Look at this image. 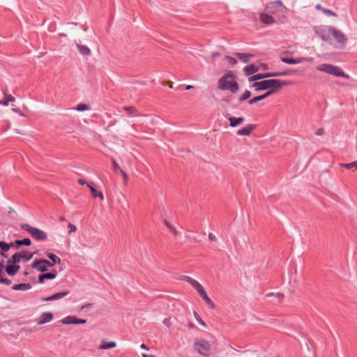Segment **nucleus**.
I'll list each match as a JSON object with an SVG mask.
<instances>
[{"mask_svg":"<svg viewBox=\"0 0 357 357\" xmlns=\"http://www.w3.org/2000/svg\"><path fill=\"white\" fill-rule=\"evenodd\" d=\"M290 84H292V82L291 81L271 79L254 82L250 87L255 88L256 91L269 89L268 91H273L274 94L280 91L284 86H288Z\"/></svg>","mask_w":357,"mask_h":357,"instance_id":"1","label":"nucleus"},{"mask_svg":"<svg viewBox=\"0 0 357 357\" xmlns=\"http://www.w3.org/2000/svg\"><path fill=\"white\" fill-rule=\"evenodd\" d=\"M235 75L229 71L220 77L218 82V88L220 90H228L232 93H236L239 90V85L236 81H229V79H234Z\"/></svg>","mask_w":357,"mask_h":357,"instance_id":"2","label":"nucleus"},{"mask_svg":"<svg viewBox=\"0 0 357 357\" xmlns=\"http://www.w3.org/2000/svg\"><path fill=\"white\" fill-rule=\"evenodd\" d=\"M265 11L273 16L277 22L282 21L285 18L287 9L280 0L268 3Z\"/></svg>","mask_w":357,"mask_h":357,"instance_id":"3","label":"nucleus"},{"mask_svg":"<svg viewBox=\"0 0 357 357\" xmlns=\"http://www.w3.org/2000/svg\"><path fill=\"white\" fill-rule=\"evenodd\" d=\"M316 69L319 71L324 72L326 73L340 77H344L346 79L349 78V75L345 74L342 69L338 66H335L331 64H321L316 67Z\"/></svg>","mask_w":357,"mask_h":357,"instance_id":"4","label":"nucleus"},{"mask_svg":"<svg viewBox=\"0 0 357 357\" xmlns=\"http://www.w3.org/2000/svg\"><path fill=\"white\" fill-rule=\"evenodd\" d=\"M20 227L22 229L27 231L36 241H45L47 239V234L38 228L31 227L28 224H22Z\"/></svg>","mask_w":357,"mask_h":357,"instance_id":"5","label":"nucleus"},{"mask_svg":"<svg viewBox=\"0 0 357 357\" xmlns=\"http://www.w3.org/2000/svg\"><path fill=\"white\" fill-rule=\"evenodd\" d=\"M211 347V344L207 340L201 338L195 339L193 349L199 354L205 356H209Z\"/></svg>","mask_w":357,"mask_h":357,"instance_id":"6","label":"nucleus"},{"mask_svg":"<svg viewBox=\"0 0 357 357\" xmlns=\"http://www.w3.org/2000/svg\"><path fill=\"white\" fill-rule=\"evenodd\" d=\"M332 27L328 26H321L315 29L316 34L321 38L323 41H328L332 33Z\"/></svg>","mask_w":357,"mask_h":357,"instance_id":"7","label":"nucleus"},{"mask_svg":"<svg viewBox=\"0 0 357 357\" xmlns=\"http://www.w3.org/2000/svg\"><path fill=\"white\" fill-rule=\"evenodd\" d=\"M332 33L331 35L333 36V38L335 39V40L340 44H345L347 38L346 36L340 30L337 29L335 27H332Z\"/></svg>","mask_w":357,"mask_h":357,"instance_id":"8","label":"nucleus"},{"mask_svg":"<svg viewBox=\"0 0 357 357\" xmlns=\"http://www.w3.org/2000/svg\"><path fill=\"white\" fill-rule=\"evenodd\" d=\"M63 324H84L86 322V319H79L75 316H68L60 321Z\"/></svg>","mask_w":357,"mask_h":357,"instance_id":"9","label":"nucleus"},{"mask_svg":"<svg viewBox=\"0 0 357 357\" xmlns=\"http://www.w3.org/2000/svg\"><path fill=\"white\" fill-rule=\"evenodd\" d=\"M280 59L282 62L287 63V64H297V63H301L303 61H309L312 60V58L299 57V58L294 59V58L286 57L284 56H282L280 57Z\"/></svg>","mask_w":357,"mask_h":357,"instance_id":"10","label":"nucleus"},{"mask_svg":"<svg viewBox=\"0 0 357 357\" xmlns=\"http://www.w3.org/2000/svg\"><path fill=\"white\" fill-rule=\"evenodd\" d=\"M259 19L263 24L267 25L278 22L273 16L265 10L259 15Z\"/></svg>","mask_w":357,"mask_h":357,"instance_id":"11","label":"nucleus"},{"mask_svg":"<svg viewBox=\"0 0 357 357\" xmlns=\"http://www.w3.org/2000/svg\"><path fill=\"white\" fill-rule=\"evenodd\" d=\"M199 294L200 297L204 301V302L211 308L215 309V305L211 301V299L208 296L206 292L205 291L203 287L201 289L197 291Z\"/></svg>","mask_w":357,"mask_h":357,"instance_id":"12","label":"nucleus"},{"mask_svg":"<svg viewBox=\"0 0 357 357\" xmlns=\"http://www.w3.org/2000/svg\"><path fill=\"white\" fill-rule=\"evenodd\" d=\"M256 128V125L254 124H248L245 127L238 130L237 131L238 135H245L249 136L252 131L254 130Z\"/></svg>","mask_w":357,"mask_h":357,"instance_id":"13","label":"nucleus"},{"mask_svg":"<svg viewBox=\"0 0 357 357\" xmlns=\"http://www.w3.org/2000/svg\"><path fill=\"white\" fill-rule=\"evenodd\" d=\"M68 294H69V291H65L56 293V294H54V295H52L51 296L42 298L41 300L43 301H56V300L61 299V298H63L64 296H67Z\"/></svg>","mask_w":357,"mask_h":357,"instance_id":"14","label":"nucleus"},{"mask_svg":"<svg viewBox=\"0 0 357 357\" xmlns=\"http://www.w3.org/2000/svg\"><path fill=\"white\" fill-rule=\"evenodd\" d=\"M57 272L55 270L52 271L50 273L41 274L38 277V282L42 284L45 280H52L56 277Z\"/></svg>","mask_w":357,"mask_h":357,"instance_id":"15","label":"nucleus"},{"mask_svg":"<svg viewBox=\"0 0 357 357\" xmlns=\"http://www.w3.org/2000/svg\"><path fill=\"white\" fill-rule=\"evenodd\" d=\"M273 94V91H266L265 93L254 97L252 99L249 100L248 104L249 105H253L259 101L263 100L268 97L271 96Z\"/></svg>","mask_w":357,"mask_h":357,"instance_id":"16","label":"nucleus"},{"mask_svg":"<svg viewBox=\"0 0 357 357\" xmlns=\"http://www.w3.org/2000/svg\"><path fill=\"white\" fill-rule=\"evenodd\" d=\"M31 267L33 269H36L40 272L44 273L48 270L46 265L43 264L40 259H36L31 264Z\"/></svg>","mask_w":357,"mask_h":357,"instance_id":"17","label":"nucleus"},{"mask_svg":"<svg viewBox=\"0 0 357 357\" xmlns=\"http://www.w3.org/2000/svg\"><path fill=\"white\" fill-rule=\"evenodd\" d=\"M229 116V114L225 116V117L227 118L228 120L229 121V122H230L229 126L231 127H236L245 121V119L243 117H233V116Z\"/></svg>","mask_w":357,"mask_h":357,"instance_id":"18","label":"nucleus"},{"mask_svg":"<svg viewBox=\"0 0 357 357\" xmlns=\"http://www.w3.org/2000/svg\"><path fill=\"white\" fill-rule=\"evenodd\" d=\"M53 319V314L52 312H43L37 324L39 325L45 324L50 322Z\"/></svg>","mask_w":357,"mask_h":357,"instance_id":"19","label":"nucleus"},{"mask_svg":"<svg viewBox=\"0 0 357 357\" xmlns=\"http://www.w3.org/2000/svg\"><path fill=\"white\" fill-rule=\"evenodd\" d=\"M259 70V67L255 64H250L243 68V72L245 75H251Z\"/></svg>","mask_w":357,"mask_h":357,"instance_id":"20","label":"nucleus"},{"mask_svg":"<svg viewBox=\"0 0 357 357\" xmlns=\"http://www.w3.org/2000/svg\"><path fill=\"white\" fill-rule=\"evenodd\" d=\"M234 56L244 63H248L250 61V57H253L252 54L235 52Z\"/></svg>","mask_w":357,"mask_h":357,"instance_id":"21","label":"nucleus"},{"mask_svg":"<svg viewBox=\"0 0 357 357\" xmlns=\"http://www.w3.org/2000/svg\"><path fill=\"white\" fill-rule=\"evenodd\" d=\"M112 169H113L114 172L116 174L120 173L123 176L124 179L127 180L128 176H127L126 172L120 167V166L118 165L116 161L115 160L112 159Z\"/></svg>","mask_w":357,"mask_h":357,"instance_id":"22","label":"nucleus"},{"mask_svg":"<svg viewBox=\"0 0 357 357\" xmlns=\"http://www.w3.org/2000/svg\"><path fill=\"white\" fill-rule=\"evenodd\" d=\"M88 188H89L92 194V196L94 198L98 197L100 200L104 199V195L100 191H98L93 185L92 183H87Z\"/></svg>","mask_w":357,"mask_h":357,"instance_id":"23","label":"nucleus"},{"mask_svg":"<svg viewBox=\"0 0 357 357\" xmlns=\"http://www.w3.org/2000/svg\"><path fill=\"white\" fill-rule=\"evenodd\" d=\"M31 288V285L29 283H20L15 284L12 287L13 290L16 291H26Z\"/></svg>","mask_w":357,"mask_h":357,"instance_id":"24","label":"nucleus"},{"mask_svg":"<svg viewBox=\"0 0 357 357\" xmlns=\"http://www.w3.org/2000/svg\"><path fill=\"white\" fill-rule=\"evenodd\" d=\"M20 266L19 265L8 266L6 267V272L10 276L15 275L20 270Z\"/></svg>","mask_w":357,"mask_h":357,"instance_id":"25","label":"nucleus"},{"mask_svg":"<svg viewBox=\"0 0 357 357\" xmlns=\"http://www.w3.org/2000/svg\"><path fill=\"white\" fill-rule=\"evenodd\" d=\"M76 45L79 50V53L82 55L89 56L91 54V50L87 46L79 45L78 43H77Z\"/></svg>","mask_w":357,"mask_h":357,"instance_id":"26","label":"nucleus"},{"mask_svg":"<svg viewBox=\"0 0 357 357\" xmlns=\"http://www.w3.org/2000/svg\"><path fill=\"white\" fill-rule=\"evenodd\" d=\"M21 260V256L20 252L15 253L10 259L7 261L9 264L17 265Z\"/></svg>","mask_w":357,"mask_h":357,"instance_id":"27","label":"nucleus"},{"mask_svg":"<svg viewBox=\"0 0 357 357\" xmlns=\"http://www.w3.org/2000/svg\"><path fill=\"white\" fill-rule=\"evenodd\" d=\"M185 280L190 283L197 291L202 288V285L195 280L188 277L185 276Z\"/></svg>","mask_w":357,"mask_h":357,"instance_id":"28","label":"nucleus"},{"mask_svg":"<svg viewBox=\"0 0 357 357\" xmlns=\"http://www.w3.org/2000/svg\"><path fill=\"white\" fill-rule=\"evenodd\" d=\"M116 343L114 342H107L105 340L102 341L101 344L100 346V349H112L116 347Z\"/></svg>","mask_w":357,"mask_h":357,"instance_id":"29","label":"nucleus"},{"mask_svg":"<svg viewBox=\"0 0 357 357\" xmlns=\"http://www.w3.org/2000/svg\"><path fill=\"white\" fill-rule=\"evenodd\" d=\"M266 78V73H258L248 77L250 82H256L258 80Z\"/></svg>","mask_w":357,"mask_h":357,"instance_id":"30","label":"nucleus"},{"mask_svg":"<svg viewBox=\"0 0 357 357\" xmlns=\"http://www.w3.org/2000/svg\"><path fill=\"white\" fill-rule=\"evenodd\" d=\"M123 109L128 112V116H137V110L135 107L132 106H124Z\"/></svg>","mask_w":357,"mask_h":357,"instance_id":"31","label":"nucleus"},{"mask_svg":"<svg viewBox=\"0 0 357 357\" xmlns=\"http://www.w3.org/2000/svg\"><path fill=\"white\" fill-rule=\"evenodd\" d=\"M21 256V259H24L26 261H29L32 259L33 254L29 251L27 250H22L20 252Z\"/></svg>","mask_w":357,"mask_h":357,"instance_id":"32","label":"nucleus"},{"mask_svg":"<svg viewBox=\"0 0 357 357\" xmlns=\"http://www.w3.org/2000/svg\"><path fill=\"white\" fill-rule=\"evenodd\" d=\"M11 247H13V242L8 243L4 241H0V249L1 250L3 253L8 251Z\"/></svg>","mask_w":357,"mask_h":357,"instance_id":"33","label":"nucleus"},{"mask_svg":"<svg viewBox=\"0 0 357 357\" xmlns=\"http://www.w3.org/2000/svg\"><path fill=\"white\" fill-rule=\"evenodd\" d=\"M47 257L52 261V262L57 264H61V259L59 257H57L56 255L53 253H47Z\"/></svg>","mask_w":357,"mask_h":357,"instance_id":"34","label":"nucleus"},{"mask_svg":"<svg viewBox=\"0 0 357 357\" xmlns=\"http://www.w3.org/2000/svg\"><path fill=\"white\" fill-rule=\"evenodd\" d=\"M15 100V98L13 97L11 95L6 94L5 95V100H1L0 102V104L3 105L4 106H8V102H14Z\"/></svg>","mask_w":357,"mask_h":357,"instance_id":"35","label":"nucleus"},{"mask_svg":"<svg viewBox=\"0 0 357 357\" xmlns=\"http://www.w3.org/2000/svg\"><path fill=\"white\" fill-rule=\"evenodd\" d=\"M251 97V92L248 90H245L243 95L238 98L239 102H243Z\"/></svg>","mask_w":357,"mask_h":357,"instance_id":"36","label":"nucleus"},{"mask_svg":"<svg viewBox=\"0 0 357 357\" xmlns=\"http://www.w3.org/2000/svg\"><path fill=\"white\" fill-rule=\"evenodd\" d=\"M340 166L348 169H350L354 167H355L357 169V160L350 163H341Z\"/></svg>","mask_w":357,"mask_h":357,"instance_id":"37","label":"nucleus"},{"mask_svg":"<svg viewBox=\"0 0 357 357\" xmlns=\"http://www.w3.org/2000/svg\"><path fill=\"white\" fill-rule=\"evenodd\" d=\"M89 109H90V106L86 104H79L77 105V107H76V109L79 112L89 110Z\"/></svg>","mask_w":357,"mask_h":357,"instance_id":"38","label":"nucleus"},{"mask_svg":"<svg viewBox=\"0 0 357 357\" xmlns=\"http://www.w3.org/2000/svg\"><path fill=\"white\" fill-rule=\"evenodd\" d=\"M164 222L165 225L173 232L174 236H176L178 234V232L175 227H174L167 220H165Z\"/></svg>","mask_w":357,"mask_h":357,"instance_id":"39","label":"nucleus"},{"mask_svg":"<svg viewBox=\"0 0 357 357\" xmlns=\"http://www.w3.org/2000/svg\"><path fill=\"white\" fill-rule=\"evenodd\" d=\"M225 59L227 60L231 64V67L237 63V60L232 56H225Z\"/></svg>","mask_w":357,"mask_h":357,"instance_id":"40","label":"nucleus"},{"mask_svg":"<svg viewBox=\"0 0 357 357\" xmlns=\"http://www.w3.org/2000/svg\"><path fill=\"white\" fill-rule=\"evenodd\" d=\"M266 73V78L282 76V74H280V72Z\"/></svg>","mask_w":357,"mask_h":357,"instance_id":"41","label":"nucleus"},{"mask_svg":"<svg viewBox=\"0 0 357 357\" xmlns=\"http://www.w3.org/2000/svg\"><path fill=\"white\" fill-rule=\"evenodd\" d=\"M194 314H195V317L197 321H198V323H199L201 325H202L204 326H206V323L199 317V316L197 314V313L195 311L194 312Z\"/></svg>","mask_w":357,"mask_h":357,"instance_id":"42","label":"nucleus"},{"mask_svg":"<svg viewBox=\"0 0 357 357\" xmlns=\"http://www.w3.org/2000/svg\"><path fill=\"white\" fill-rule=\"evenodd\" d=\"M41 262L43 264H44L45 265H46V267L48 268V267H52L53 266L54 264L47 259H40Z\"/></svg>","mask_w":357,"mask_h":357,"instance_id":"43","label":"nucleus"},{"mask_svg":"<svg viewBox=\"0 0 357 357\" xmlns=\"http://www.w3.org/2000/svg\"><path fill=\"white\" fill-rule=\"evenodd\" d=\"M323 13L331 16H336L337 14L330 9H323Z\"/></svg>","mask_w":357,"mask_h":357,"instance_id":"44","label":"nucleus"},{"mask_svg":"<svg viewBox=\"0 0 357 357\" xmlns=\"http://www.w3.org/2000/svg\"><path fill=\"white\" fill-rule=\"evenodd\" d=\"M0 283L4 284L8 286V285L11 284L12 281L9 279L1 278V279L0 280Z\"/></svg>","mask_w":357,"mask_h":357,"instance_id":"45","label":"nucleus"},{"mask_svg":"<svg viewBox=\"0 0 357 357\" xmlns=\"http://www.w3.org/2000/svg\"><path fill=\"white\" fill-rule=\"evenodd\" d=\"M22 245L29 246L31 244V241L29 238H26L22 240Z\"/></svg>","mask_w":357,"mask_h":357,"instance_id":"46","label":"nucleus"},{"mask_svg":"<svg viewBox=\"0 0 357 357\" xmlns=\"http://www.w3.org/2000/svg\"><path fill=\"white\" fill-rule=\"evenodd\" d=\"M22 240H15L13 243V246L15 245L17 248H19L20 246L22 245Z\"/></svg>","mask_w":357,"mask_h":357,"instance_id":"47","label":"nucleus"},{"mask_svg":"<svg viewBox=\"0 0 357 357\" xmlns=\"http://www.w3.org/2000/svg\"><path fill=\"white\" fill-rule=\"evenodd\" d=\"M68 227L70 229V232H71V231L75 232L77 230L76 226H75L72 223H68Z\"/></svg>","mask_w":357,"mask_h":357,"instance_id":"48","label":"nucleus"},{"mask_svg":"<svg viewBox=\"0 0 357 357\" xmlns=\"http://www.w3.org/2000/svg\"><path fill=\"white\" fill-rule=\"evenodd\" d=\"M164 324L166 325L167 327H169L171 326V319L170 318H166L164 319L163 321Z\"/></svg>","mask_w":357,"mask_h":357,"instance_id":"49","label":"nucleus"},{"mask_svg":"<svg viewBox=\"0 0 357 357\" xmlns=\"http://www.w3.org/2000/svg\"><path fill=\"white\" fill-rule=\"evenodd\" d=\"M294 72V70H286L284 72H280V74H282V76H284V75H291Z\"/></svg>","mask_w":357,"mask_h":357,"instance_id":"50","label":"nucleus"},{"mask_svg":"<svg viewBox=\"0 0 357 357\" xmlns=\"http://www.w3.org/2000/svg\"><path fill=\"white\" fill-rule=\"evenodd\" d=\"M208 238L211 241H217V238H216L214 234H211V233H210L208 234Z\"/></svg>","mask_w":357,"mask_h":357,"instance_id":"51","label":"nucleus"},{"mask_svg":"<svg viewBox=\"0 0 357 357\" xmlns=\"http://www.w3.org/2000/svg\"><path fill=\"white\" fill-rule=\"evenodd\" d=\"M324 130L322 128H319L317 132L316 135H322L324 134Z\"/></svg>","mask_w":357,"mask_h":357,"instance_id":"52","label":"nucleus"},{"mask_svg":"<svg viewBox=\"0 0 357 357\" xmlns=\"http://www.w3.org/2000/svg\"><path fill=\"white\" fill-rule=\"evenodd\" d=\"M220 54L218 52H213L211 55L213 61H215L216 57L220 56Z\"/></svg>","mask_w":357,"mask_h":357,"instance_id":"53","label":"nucleus"},{"mask_svg":"<svg viewBox=\"0 0 357 357\" xmlns=\"http://www.w3.org/2000/svg\"><path fill=\"white\" fill-rule=\"evenodd\" d=\"M78 183L80 184V185H84V184H86L87 185V183L86 181H85L84 179L82 178H79L78 180Z\"/></svg>","mask_w":357,"mask_h":357,"instance_id":"54","label":"nucleus"},{"mask_svg":"<svg viewBox=\"0 0 357 357\" xmlns=\"http://www.w3.org/2000/svg\"><path fill=\"white\" fill-rule=\"evenodd\" d=\"M3 268H4V261H0V273L2 272Z\"/></svg>","mask_w":357,"mask_h":357,"instance_id":"55","label":"nucleus"},{"mask_svg":"<svg viewBox=\"0 0 357 357\" xmlns=\"http://www.w3.org/2000/svg\"><path fill=\"white\" fill-rule=\"evenodd\" d=\"M282 296L283 297V295L280 294H275L274 293H269L267 294V296Z\"/></svg>","mask_w":357,"mask_h":357,"instance_id":"56","label":"nucleus"},{"mask_svg":"<svg viewBox=\"0 0 357 357\" xmlns=\"http://www.w3.org/2000/svg\"><path fill=\"white\" fill-rule=\"evenodd\" d=\"M316 9L317 10H321L323 12V9H325L324 8H323L320 4H317L316 6H315Z\"/></svg>","mask_w":357,"mask_h":357,"instance_id":"57","label":"nucleus"},{"mask_svg":"<svg viewBox=\"0 0 357 357\" xmlns=\"http://www.w3.org/2000/svg\"><path fill=\"white\" fill-rule=\"evenodd\" d=\"M260 66L262 67L264 70L268 69V66L266 63H261Z\"/></svg>","mask_w":357,"mask_h":357,"instance_id":"58","label":"nucleus"},{"mask_svg":"<svg viewBox=\"0 0 357 357\" xmlns=\"http://www.w3.org/2000/svg\"><path fill=\"white\" fill-rule=\"evenodd\" d=\"M142 356L143 357H156V356H155L153 355H151V354H143Z\"/></svg>","mask_w":357,"mask_h":357,"instance_id":"59","label":"nucleus"},{"mask_svg":"<svg viewBox=\"0 0 357 357\" xmlns=\"http://www.w3.org/2000/svg\"><path fill=\"white\" fill-rule=\"evenodd\" d=\"M192 88H194V86H192V85H187V86H185V89H186V90H190V89H192Z\"/></svg>","mask_w":357,"mask_h":357,"instance_id":"60","label":"nucleus"},{"mask_svg":"<svg viewBox=\"0 0 357 357\" xmlns=\"http://www.w3.org/2000/svg\"><path fill=\"white\" fill-rule=\"evenodd\" d=\"M188 327L190 328H193L195 327V325L192 322H190L188 324Z\"/></svg>","mask_w":357,"mask_h":357,"instance_id":"61","label":"nucleus"},{"mask_svg":"<svg viewBox=\"0 0 357 357\" xmlns=\"http://www.w3.org/2000/svg\"><path fill=\"white\" fill-rule=\"evenodd\" d=\"M91 306L90 303L86 304L84 306H82V309L84 308H89Z\"/></svg>","mask_w":357,"mask_h":357,"instance_id":"62","label":"nucleus"},{"mask_svg":"<svg viewBox=\"0 0 357 357\" xmlns=\"http://www.w3.org/2000/svg\"><path fill=\"white\" fill-rule=\"evenodd\" d=\"M59 220H60L61 222L66 221V218H65L64 217H63V216H61V217L59 218Z\"/></svg>","mask_w":357,"mask_h":357,"instance_id":"63","label":"nucleus"},{"mask_svg":"<svg viewBox=\"0 0 357 357\" xmlns=\"http://www.w3.org/2000/svg\"><path fill=\"white\" fill-rule=\"evenodd\" d=\"M141 348H142V349H148V348L146 347V346L144 344H142L141 345Z\"/></svg>","mask_w":357,"mask_h":357,"instance_id":"64","label":"nucleus"}]
</instances>
